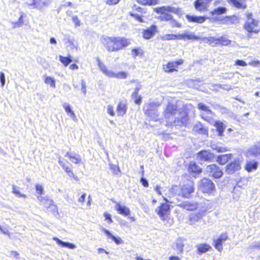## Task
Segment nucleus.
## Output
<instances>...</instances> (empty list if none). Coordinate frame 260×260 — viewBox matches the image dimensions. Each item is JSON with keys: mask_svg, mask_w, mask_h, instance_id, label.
<instances>
[{"mask_svg": "<svg viewBox=\"0 0 260 260\" xmlns=\"http://www.w3.org/2000/svg\"><path fill=\"white\" fill-rule=\"evenodd\" d=\"M101 42L109 52H116L128 46V40L121 37H102Z\"/></svg>", "mask_w": 260, "mask_h": 260, "instance_id": "nucleus-1", "label": "nucleus"}, {"mask_svg": "<svg viewBox=\"0 0 260 260\" xmlns=\"http://www.w3.org/2000/svg\"><path fill=\"white\" fill-rule=\"evenodd\" d=\"M194 191V183L191 180H188L186 184L181 187L177 185H173L170 189V192L172 195L181 196L186 199L189 198L191 194Z\"/></svg>", "mask_w": 260, "mask_h": 260, "instance_id": "nucleus-2", "label": "nucleus"}, {"mask_svg": "<svg viewBox=\"0 0 260 260\" xmlns=\"http://www.w3.org/2000/svg\"><path fill=\"white\" fill-rule=\"evenodd\" d=\"M246 20L243 24V28L249 34H258L260 29L258 28L259 21L253 18L251 13H246L245 14Z\"/></svg>", "mask_w": 260, "mask_h": 260, "instance_id": "nucleus-3", "label": "nucleus"}, {"mask_svg": "<svg viewBox=\"0 0 260 260\" xmlns=\"http://www.w3.org/2000/svg\"><path fill=\"white\" fill-rule=\"evenodd\" d=\"M156 12L160 14L159 19L161 21H170L172 19V15L166 13V12H172L174 14H179L181 11L180 9L171 7V6H163L156 9Z\"/></svg>", "mask_w": 260, "mask_h": 260, "instance_id": "nucleus-4", "label": "nucleus"}, {"mask_svg": "<svg viewBox=\"0 0 260 260\" xmlns=\"http://www.w3.org/2000/svg\"><path fill=\"white\" fill-rule=\"evenodd\" d=\"M97 62L100 71L106 76L109 78H115L120 79H124L127 78V73L121 72L115 73L113 71L108 70L106 65L101 62L99 58L97 59Z\"/></svg>", "mask_w": 260, "mask_h": 260, "instance_id": "nucleus-5", "label": "nucleus"}, {"mask_svg": "<svg viewBox=\"0 0 260 260\" xmlns=\"http://www.w3.org/2000/svg\"><path fill=\"white\" fill-rule=\"evenodd\" d=\"M198 187L202 192L208 194L212 193L215 189L213 182L206 178H204L199 182Z\"/></svg>", "mask_w": 260, "mask_h": 260, "instance_id": "nucleus-6", "label": "nucleus"}, {"mask_svg": "<svg viewBox=\"0 0 260 260\" xmlns=\"http://www.w3.org/2000/svg\"><path fill=\"white\" fill-rule=\"evenodd\" d=\"M51 3V0H28L27 5L29 9H36L43 11Z\"/></svg>", "mask_w": 260, "mask_h": 260, "instance_id": "nucleus-7", "label": "nucleus"}, {"mask_svg": "<svg viewBox=\"0 0 260 260\" xmlns=\"http://www.w3.org/2000/svg\"><path fill=\"white\" fill-rule=\"evenodd\" d=\"M188 120V116L186 112H180L178 116L173 121H167L166 125L168 126L178 125L185 126Z\"/></svg>", "mask_w": 260, "mask_h": 260, "instance_id": "nucleus-8", "label": "nucleus"}, {"mask_svg": "<svg viewBox=\"0 0 260 260\" xmlns=\"http://www.w3.org/2000/svg\"><path fill=\"white\" fill-rule=\"evenodd\" d=\"M164 199L167 203L176 204V205L179 206L180 207L188 211L195 210L198 207V203L196 202L185 201L179 204H177V203L174 200H168L165 197H164Z\"/></svg>", "mask_w": 260, "mask_h": 260, "instance_id": "nucleus-9", "label": "nucleus"}, {"mask_svg": "<svg viewBox=\"0 0 260 260\" xmlns=\"http://www.w3.org/2000/svg\"><path fill=\"white\" fill-rule=\"evenodd\" d=\"M201 39H202V40L205 43H208L213 46L216 45H228V39L226 35L222 36L219 38L210 37L208 38H203Z\"/></svg>", "mask_w": 260, "mask_h": 260, "instance_id": "nucleus-10", "label": "nucleus"}, {"mask_svg": "<svg viewBox=\"0 0 260 260\" xmlns=\"http://www.w3.org/2000/svg\"><path fill=\"white\" fill-rule=\"evenodd\" d=\"M232 154L229 153V172L234 173L241 169V160L239 157L234 158L232 159Z\"/></svg>", "mask_w": 260, "mask_h": 260, "instance_id": "nucleus-11", "label": "nucleus"}, {"mask_svg": "<svg viewBox=\"0 0 260 260\" xmlns=\"http://www.w3.org/2000/svg\"><path fill=\"white\" fill-rule=\"evenodd\" d=\"M206 170L207 172L210 175H211L215 178H219L222 175V172L221 170L215 164H212L206 167Z\"/></svg>", "mask_w": 260, "mask_h": 260, "instance_id": "nucleus-12", "label": "nucleus"}, {"mask_svg": "<svg viewBox=\"0 0 260 260\" xmlns=\"http://www.w3.org/2000/svg\"><path fill=\"white\" fill-rule=\"evenodd\" d=\"M198 108L203 112L201 114L202 117L205 120L211 123L212 120L209 115H211L212 114V111L209 109V108L205 104L201 103L198 104Z\"/></svg>", "mask_w": 260, "mask_h": 260, "instance_id": "nucleus-13", "label": "nucleus"}, {"mask_svg": "<svg viewBox=\"0 0 260 260\" xmlns=\"http://www.w3.org/2000/svg\"><path fill=\"white\" fill-rule=\"evenodd\" d=\"M197 159L200 161H211L214 158V155L209 151L202 150L199 151L197 156Z\"/></svg>", "mask_w": 260, "mask_h": 260, "instance_id": "nucleus-14", "label": "nucleus"}, {"mask_svg": "<svg viewBox=\"0 0 260 260\" xmlns=\"http://www.w3.org/2000/svg\"><path fill=\"white\" fill-rule=\"evenodd\" d=\"M251 158H248L249 159L246 160L244 166V169L248 172L256 170L258 166V162L254 159H251Z\"/></svg>", "mask_w": 260, "mask_h": 260, "instance_id": "nucleus-15", "label": "nucleus"}, {"mask_svg": "<svg viewBox=\"0 0 260 260\" xmlns=\"http://www.w3.org/2000/svg\"><path fill=\"white\" fill-rule=\"evenodd\" d=\"M157 27L155 25H152L150 27L144 29L143 37L144 39L148 40L154 36L157 32Z\"/></svg>", "mask_w": 260, "mask_h": 260, "instance_id": "nucleus-16", "label": "nucleus"}, {"mask_svg": "<svg viewBox=\"0 0 260 260\" xmlns=\"http://www.w3.org/2000/svg\"><path fill=\"white\" fill-rule=\"evenodd\" d=\"M210 3V0H196L194 2V6L198 11L204 12Z\"/></svg>", "mask_w": 260, "mask_h": 260, "instance_id": "nucleus-17", "label": "nucleus"}, {"mask_svg": "<svg viewBox=\"0 0 260 260\" xmlns=\"http://www.w3.org/2000/svg\"><path fill=\"white\" fill-rule=\"evenodd\" d=\"M177 106L176 104L169 103L165 111V117L166 119H169L170 116L175 115L177 112Z\"/></svg>", "mask_w": 260, "mask_h": 260, "instance_id": "nucleus-18", "label": "nucleus"}, {"mask_svg": "<svg viewBox=\"0 0 260 260\" xmlns=\"http://www.w3.org/2000/svg\"><path fill=\"white\" fill-rule=\"evenodd\" d=\"M260 155V141L254 145L253 148L248 150L246 153L247 158H250L252 156L256 157Z\"/></svg>", "mask_w": 260, "mask_h": 260, "instance_id": "nucleus-19", "label": "nucleus"}, {"mask_svg": "<svg viewBox=\"0 0 260 260\" xmlns=\"http://www.w3.org/2000/svg\"><path fill=\"white\" fill-rule=\"evenodd\" d=\"M178 38L179 40H198L201 38L194 35L193 32H189L188 31L184 32L182 34H178Z\"/></svg>", "mask_w": 260, "mask_h": 260, "instance_id": "nucleus-20", "label": "nucleus"}, {"mask_svg": "<svg viewBox=\"0 0 260 260\" xmlns=\"http://www.w3.org/2000/svg\"><path fill=\"white\" fill-rule=\"evenodd\" d=\"M170 205L167 203H162L159 207L155 209V212L161 218L170 211Z\"/></svg>", "mask_w": 260, "mask_h": 260, "instance_id": "nucleus-21", "label": "nucleus"}, {"mask_svg": "<svg viewBox=\"0 0 260 260\" xmlns=\"http://www.w3.org/2000/svg\"><path fill=\"white\" fill-rule=\"evenodd\" d=\"M37 199L40 204L46 208L50 207L54 203L53 201L50 199L48 196L43 197L41 196H38Z\"/></svg>", "mask_w": 260, "mask_h": 260, "instance_id": "nucleus-22", "label": "nucleus"}, {"mask_svg": "<svg viewBox=\"0 0 260 260\" xmlns=\"http://www.w3.org/2000/svg\"><path fill=\"white\" fill-rule=\"evenodd\" d=\"M127 108L126 102L125 101H120L116 109L118 116H123L125 114Z\"/></svg>", "mask_w": 260, "mask_h": 260, "instance_id": "nucleus-23", "label": "nucleus"}, {"mask_svg": "<svg viewBox=\"0 0 260 260\" xmlns=\"http://www.w3.org/2000/svg\"><path fill=\"white\" fill-rule=\"evenodd\" d=\"M228 239V235L226 233L222 234L216 240H214V246L216 249L219 251L222 249V243L226 240Z\"/></svg>", "mask_w": 260, "mask_h": 260, "instance_id": "nucleus-24", "label": "nucleus"}, {"mask_svg": "<svg viewBox=\"0 0 260 260\" xmlns=\"http://www.w3.org/2000/svg\"><path fill=\"white\" fill-rule=\"evenodd\" d=\"M193 131L202 135H208V130L200 122H198L193 127Z\"/></svg>", "mask_w": 260, "mask_h": 260, "instance_id": "nucleus-25", "label": "nucleus"}, {"mask_svg": "<svg viewBox=\"0 0 260 260\" xmlns=\"http://www.w3.org/2000/svg\"><path fill=\"white\" fill-rule=\"evenodd\" d=\"M115 208L119 214L124 216H128L130 214L129 209L125 206H121L119 203H116Z\"/></svg>", "mask_w": 260, "mask_h": 260, "instance_id": "nucleus-26", "label": "nucleus"}, {"mask_svg": "<svg viewBox=\"0 0 260 260\" xmlns=\"http://www.w3.org/2000/svg\"><path fill=\"white\" fill-rule=\"evenodd\" d=\"M141 88V86L139 85L135 89L134 91L132 94V98L134 100L135 103L137 105H140L142 102V97L141 95H138L139 90Z\"/></svg>", "mask_w": 260, "mask_h": 260, "instance_id": "nucleus-27", "label": "nucleus"}, {"mask_svg": "<svg viewBox=\"0 0 260 260\" xmlns=\"http://www.w3.org/2000/svg\"><path fill=\"white\" fill-rule=\"evenodd\" d=\"M53 240L56 241L58 245L63 247H68L71 249H74L76 247L75 244L69 242H64L57 237H54Z\"/></svg>", "mask_w": 260, "mask_h": 260, "instance_id": "nucleus-28", "label": "nucleus"}, {"mask_svg": "<svg viewBox=\"0 0 260 260\" xmlns=\"http://www.w3.org/2000/svg\"><path fill=\"white\" fill-rule=\"evenodd\" d=\"M186 17L189 22L198 23H202L206 19V17L205 16H191L190 15H187Z\"/></svg>", "mask_w": 260, "mask_h": 260, "instance_id": "nucleus-29", "label": "nucleus"}, {"mask_svg": "<svg viewBox=\"0 0 260 260\" xmlns=\"http://www.w3.org/2000/svg\"><path fill=\"white\" fill-rule=\"evenodd\" d=\"M229 2L233 7L237 9H244L247 7V5L245 3V0H229Z\"/></svg>", "mask_w": 260, "mask_h": 260, "instance_id": "nucleus-30", "label": "nucleus"}, {"mask_svg": "<svg viewBox=\"0 0 260 260\" xmlns=\"http://www.w3.org/2000/svg\"><path fill=\"white\" fill-rule=\"evenodd\" d=\"M102 230L103 232L106 234V235L108 236L109 238L111 239L114 242L117 244H120L121 243H122L123 241L122 239L119 237H115L114 235H113L110 231H109L108 230H106L104 228H103Z\"/></svg>", "mask_w": 260, "mask_h": 260, "instance_id": "nucleus-31", "label": "nucleus"}, {"mask_svg": "<svg viewBox=\"0 0 260 260\" xmlns=\"http://www.w3.org/2000/svg\"><path fill=\"white\" fill-rule=\"evenodd\" d=\"M64 156L69 157L70 158H72L73 159L72 160V162L76 164H79L81 160L80 156L79 154H76V153H72L69 151L67 152Z\"/></svg>", "mask_w": 260, "mask_h": 260, "instance_id": "nucleus-32", "label": "nucleus"}, {"mask_svg": "<svg viewBox=\"0 0 260 260\" xmlns=\"http://www.w3.org/2000/svg\"><path fill=\"white\" fill-rule=\"evenodd\" d=\"M176 68H177V63H174L173 61L169 62L166 67L164 66V70L165 72H173L176 70Z\"/></svg>", "mask_w": 260, "mask_h": 260, "instance_id": "nucleus-33", "label": "nucleus"}, {"mask_svg": "<svg viewBox=\"0 0 260 260\" xmlns=\"http://www.w3.org/2000/svg\"><path fill=\"white\" fill-rule=\"evenodd\" d=\"M176 247L174 249L178 251V253H182L183 252L184 243L183 240L181 239H178L175 243Z\"/></svg>", "mask_w": 260, "mask_h": 260, "instance_id": "nucleus-34", "label": "nucleus"}, {"mask_svg": "<svg viewBox=\"0 0 260 260\" xmlns=\"http://www.w3.org/2000/svg\"><path fill=\"white\" fill-rule=\"evenodd\" d=\"M199 253H205L210 250L211 247L206 244H200L197 245Z\"/></svg>", "mask_w": 260, "mask_h": 260, "instance_id": "nucleus-35", "label": "nucleus"}, {"mask_svg": "<svg viewBox=\"0 0 260 260\" xmlns=\"http://www.w3.org/2000/svg\"><path fill=\"white\" fill-rule=\"evenodd\" d=\"M213 122L214 123V125L215 126V127L217 129V131H218V135L219 136H222V133L224 131V126L223 123L219 121L215 122L213 121Z\"/></svg>", "mask_w": 260, "mask_h": 260, "instance_id": "nucleus-36", "label": "nucleus"}, {"mask_svg": "<svg viewBox=\"0 0 260 260\" xmlns=\"http://www.w3.org/2000/svg\"><path fill=\"white\" fill-rule=\"evenodd\" d=\"M43 78L44 79V82L46 84H49L51 87H55V81L53 78L44 75Z\"/></svg>", "mask_w": 260, "mask_h": 260, "instance_id": "nucleus-37", "label": "nucleus"}, {"mask_svg": "<svg viewBox=\"0 0 260 260\" xmlns=\"http://www.w3.org/2000/svg\"><path fill=\"white\" fill-rule=\"evenodd\" d=\"M188 170L191 172L197 174L202 172V169L195 163L190 164Z\"/></svg>", "mask_w": 260, "mask_h": 260, "instance_id": "nucleus-38", "label": "nucleus"}, {"mask_svg": "<svg viewBox=\"0 0 260 260\" xmlns=\"http://www.w3.org/2000/svg\"><path fill=\"white\" fill-rule=\"evenodd\" d=\"M158 106V105L156 103H150L144 107V109L145 111V113H148L150 111H152L153 110L156 109V108Z\"/></svg>", "mask_w": 260, "mask_h": 260, "instance_id": "nucleus-39", "label": "nucleus"}, {"mask_svg": "<svg viewBox=\"0 0 260 260\" xmlns=\"http://www.w3.org/2000/svg\"><path fill=\"white\" fill-rule=\"evenodd\" d=\"M60 61L66 67L68 66L69 63L72 62V59L70 56L68 57H64L61 55L59 56Z\"/></svg>", "mask_w": 260, "mask_h": 260, "instance_id": "nucleus-40", "label": "nucleus"}, {"mask_svg": "<svg viewBox=\"0 0 260 260\" xmlns=\"http://www.w3.org/2000/svg\"><path fill=\"white\" fill-rule=\"evenodd\" d=\"M160 39L162 41H169L171 40H176L178 39V35L175 34H166L161 36Z\"/></svg>", "mask_w": 260, "mask_h": 260, "instance_id": "nucleus-41", "label": "nucleus"}, {"mask_svg": "<svg viewBox=\"0 0 260 260\" xmlns=\"http://www.w3.org/2000/svg\"><path fill=\"white\" fill-rule=\"evenodd\" d=\"M226 9L225 7H218L214 9L211 13L213 16L214 15H221L226 12Z\"/></svg>", "mask_w": 260, "mask_h": 260, "instance_id": "nucleus-42", "label": "nucleus"}, {"mask_svg": "<svg viewBox=\"0 0 260 260\" xmlns=\"http://www.w3.org/2000/svg\"><path fill=\"white\" fill-rule=\"evenodd\" d=\"M217 161L221 165L225 164L228 162V154L219 155L217 158Z\"/></svg>", "mask_w": 260, "mask_h": 260, "instance_id": "nucleus-43", "label": "nucleus"}, {"mask_svg": "<svg viewBox=\"0 0 260 260\" xmlns=\"http://www.w3.org/2000/svg\"><path fill=\"white\" fill-rule=\"evenodd\" d=\"M146 115L149 116L151 119L154 121H156L158 118L157 110L155 109L148 113H146Z\"/></svg>", "mask_w": 260, "mask_h": 260, "instance_id": "nucleus-44", "label": "nucleus"}, {"mask_svg": "<svg viewBox=\"0 0 260 260\" xmlns=\"http://www.w3.org/2000/svg\"><path fill=\"white\" fill-rule=\"evenodd\" d=\"M239 22V19L236 15L229 16V23L231 24H237Z\"/></svg>", "mask_w": 260, "mask_h": 260, "instance_id": "nucleus-45", "label": "nucleus"}, {"mask_svg": "<svg viewBox=\"0 0 260 260\" xmlns=\"http://www.w3.org/2000/svg\"><path fill=\"white\" fill-rule=\"evenodd\" d=\"M225 85L222 86L221 84H212L210 85L209 88L213 90L219 91L220 89H226Z\"/></svg>", "mask_w": 260, "mask_h": 260, "instance_id": "nucleus-46", "label": "nucleus"}, {"mask_svg": "<svg viewBox=\"0 0 260 260\" xmlns=\"http://www.w3.org/2000/svg\"><path fill=\"white\" fill-rule=\"evenodd\" d=\"M12 192L19 197H24V198L26 197V196L25 194H22L19 191L18 188L16 186H14V185L13 186Z\"/></svg>", "mask_w": 260, "mask_h": 260, "instance_id": "nucleus-47", "label": "nucleus"}, {"mask_svg": "<svg viewBox=\"0 0 260 260\" xmlns=\"http://www.w3.org/2000/svg\"><path fill=\"white\" fill-rule=\"evenodd\" d=\"M110 168L114 174L118 175L120 172L119 168L115 165L110 164Z\"/></svg>", "mask_w": 260, "mask_h": 260, "instance_id": "nucleus-48", "label": "nucleus"}, {"mask_svg": "<svg viewBox=\"0 0 260 260\" xmlns=\"http://www.w3.org/2000/svg\"><path fill=\"white\" fill-rule=\"evenodd\" d=\"M142 50L140 48H135L132 50V55L134 57H136V56L139 55L140 54L142 55Z\"/></svg>", "mask_w": 260, "mask_h": 260, "instance_id": "nucleus-49", "label": "nucleus"}, {"mask_svg": "<svg viewBox=\"0 0 260 260\" xmlns=\"http://www.w3.org/2000/svg\"><path fill=\"white\" fill-rule=\"evenodd\" d=\"M67 42L69 44V46L71 48V49L75 48L77 47V42L71 39H68Z\"/></svg>", "mask_w": 260, "mask_h": 260, "instance_id": "nucleus-50", "label": "nucleus"}, {"mask_svg": "<svg viewBox=\"0 0 260 260\" xmlns=\"http://www.w3.org/2000/svg\"><path fill=\"white\" fill-rule=\"evenodd\" d=\"M36 190L37 193L38 194L39 196H41L43 194L44 188L42 185L38 184L36 185Z\"/></svg>", "mask_w": 260, "mask_h": 260, "instance_id": "nucleus-51", "label": "nucleus"}, {"mask_svg": "<svg viewBox=\"0 0 260 260\" xmlns=\"http://www.w3.org/2000/svg\"><path fill=\"white\" fill-rule=\"evenodd\" d=\"M212 148L213 150H216L218 152H224L226 151V149L224 148H222L221 146H217L216 145H212Z\"/></svg>", "mask_w": 260, "mask_h": 260, "instance_id": "nucleus-52", "label": "nucleus"}, {"mask_svg": "<svg viewBox=\"0 0 260 260\" xmlns=\"http://www.w3.org/2000/svg\"><path fill=\"white\" fill-rule=\"evenodd\" d=\"M0 82L1 86L4 87L6 82V78L5 74L2 72H0Z\"/></svg>", "mask_w": 260, "mask_h": 260, "instance_id": "nucleus-53", "label": "nucleus"}, {"mask_svg": "<svg viewBox=\"0 0 260 260\" xmlns=\"http://www.w3.org/2000/svg\"><path fill=\"white\" fill-rule=\"evenodd\" d=\"M130 15L131 16L133 17L134 18H135L138 21H139L140 22H144V20L143 19L142 17L140 16L139 15H138L137 14H134V13H130Z\"/></svg>", "mask_w": 260, "mask_h": 260, "instance_id": "nucleus-54", "label": "nucleus"}, {"mask_svg": "<svg viewBox=\"0 0 260 260\" xmlns=\"http://www.w3.org/2000/svg\"><path fill=\"white\" fill-rule=\"evenodd\" d=\"M63 107L64 108L66 112L68 114H69V113H71L72 111H73L70 106V105L68 103H63Z\"/></svg>", "mask_w": 260, "mask_h": 260, "instance_id": "nucleus-55", "label": "nucleus"}, {"mask_svg": "<svg viewBox=\"0 0 260 260\" xmlns=\"http://www.w3.org/2000/svg\"><path fill=\"white\" fill-rule=\"evenodd\" d=\"M107 112L111 116H114L115 114L113 109V107L112 105H109L107 106Z\"/></svg>", "mask_w": 260, "mask_h": 260, "instance_id": "nucleus-56", "label": "nucleus"}, {"mask_svg": "<svg viewBox=\"0 0 260 260\" xmlns=\"http://www.w3.org/2000/svg\"><path fill=\"white\" fill-rule=\"evenodd\" d=\"M48 208L50 209V211L52 212L53 214H54L55 215L56 214H58V208L56 205H54V204Z\"/></svg>", "mask_w": 260, "mask_h": 260, "instance_id": "nucleus-57", "label": "nucleus"}, {"mask_svg": "<svg viewBox=\"0 0 260 260\" xmlns=\"http://www.w3.org/2000/svg\"><path fill=\"white\" fill-rule=\"evenodd\" d=\"M235 64L238 66L246 67L247 64L242 60L238 59L235 61Z\"/></svg>", "mask_w": 260, "mask_h": 260, "instance_id": "nucleus-58", "label": "nucleus"}, {"mask_svg": "<svg viewBox=\"0 0 260 260\" xmlns=\"http://www.w3.org/2000/svg\"><path fill=\"white\" fill-rule=\"evenodd\" d=\"M248 64L253 67H258L260 65V61L258 60H252L248 63Z\"/></svg>", "mask_w": 260, "mask_h": 260, "instance_id": "nucleus-59", "label": "nucleus"}, {"mask_svg": "<svg viewBox=\"0 0 260 260\" xmlns=\"http://www.w3.org/2000/svg\"><path fill=\"white\" fill-rule=\"evenodd\" d=\"M170 24L171 25L172 27H180L181 24L178 23L175 19H172L170 21Z\"/></svg>", "mask_w": 260, "mask_h": 260, "instance_id": "nucleus-60", "label": "nucleus"}, {"mask_svg": "<svg viewBox=\"0 0 260 260\" xmlns=\"http://www.w3.org/2000/svg\"><path fill=\"white\" fill-rule=\"evenodd\" d=\"M81 90L84 94H86V83L83 80H81Z\"/></svg>", "mask_w": 260, "mask_h": 260, "instance_id": "nucleus-61", "label": "nucleus"}, {"mask_svg": "<svg viewBox=\"0 0 260 260\" xmlns=\"http://www.w3.org/2000/svg\"><path fill=\"white\" fill-rule=\"evenodd\" d=\"M72 21L76 24V26L80 25V21L77 16H74L73 17Z\"/></svg>", "mask_w": 260, "mask_h": 260, "instance_id": "nucleus-62", "label": "nucleus"}, {"mask_svg": "<svg viewBox=\"0 0 260 260\" xmlns=\"http://www.w3.org/2000/svg\"><path fill=\"white\" fill-rule=\"evenodd\" d=\"M104 216L105 217L106 220H108L109 222L111 223L113 222V220L111 217V215L110 214L105 212L104 214Z\"/></svg>", "mask_w": 260, "mask_h": 260, "instance_id": "nucleus-63", "label": "nucleus"}, {"mask_svg": "<svg viewBox=\"0 0 260 260\" xmlns=\"http://www.w3.org/2000/svg\"><path fill=\"white\" fill-rule=\"evenodd\" d=\"M141 182L144 187H147L148 186L149 184L146 179L142 177L141 179Z\"/></svg>", "mask_w": 260, "mask_h": 260, "instance_id": "nucleus-64", "label": "nucleus"}]
</instances>
